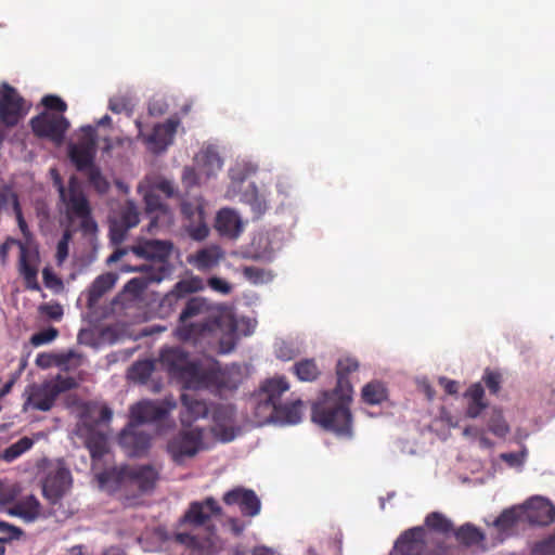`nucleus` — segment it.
<instances>
[{"mask_svg": "<svg viewBox=\"0 0 555 555\" xmlns=\"http://www.w3.org/2000/svg\"><path fill=\"white\" fill-rule=\"evenodd\" d=\"M236 326L231 318L203 297L189 298L179 315L176 337L201 352L218 349L229 353L235 347Z\"/></svg>", "mask_w": 555, "mask_h": 555, "instance_id": "f257e3e1", "label": "nucleus"}, {"mask_svg": "<svg viewBox=\"0 0 555 555\" xmlns=\"http://www.w3.org/2000/svg\"><path fill=\"white\" fill-rule=\"evenodd\" d=\"M351 399V395L337 390L323 392L312 405V421L325 430L350 438L352 436V415L349 408Z\"/></svg>", "mask_w": 555, "mask_h": 555, "instance_id": "f03ea898", "label": "nucleus"}, {"mask_svg": "<svg viewBox=\"0 0 555 555\" xmlns=\"http://www.w3.org/2000/svg\"><path fill=\"white\" fill-rule=\"evenodd\" d=\"M54 177V184L57 186L60 198L65 206V214L69 221L80 220V230L83 235H94L98 232V224L91 216V207L86 197L81 184L75 177L68 181L65 188L55 169L51 170Z\"/></svg>", "mask_w": 555, "mask_h": 555, "instance_id": "7ed1b4c3", "label": "nucleus"}, {"mask_svg": "<svg viewBox=\"0 0 555 555\" xmlns=\"http://www.w3.org/2000/svg\"><path fill=\"white\" fill-rule=\"evenodd\" d=\"M172 248L173 245L169 241L146 240L142 243L131 246L130 251L134 254L137 257L149 260L150 263L142 264V267H145V269H147L149 271H152L157 274L154 278V280L163 281L171 273L169 258ZM128 251L129 249L127 248L117 249L106 259V262H115L119 260L122 256L128 254Z\"/></svg>", "mask_w": 555, "mask_h": 555, "instance_id": "20e7f679", "label": "nucleus"}, {"mask_svg": "<svg viewBox=\"0 0 555 555\" xmlns=\"http://www.w3.org/2000/svg\"><path fill=\"white\" fill-rule=\"evenodd\" d=\"M256 171L257 167L246 162L236 163L231 167L229 170L231 182L227 190V196L247 204L254 212V217L259 219L268 209L267 199L258 192L255 183L250 182L246 186L244 185L246 180Z\"/></svg>", "mask_w": 555, "mask_h": 555, "instance_id": "39448f33", "label": "nucleus"}, {"mask_svg": "<svg viewBox=\"0 0 555 555\" xmlns=\"http://www.w3.org/2000/svg\"><path fill=\"white\" fill-rule=\"evenodd\" d=\"M159 478L158 470L150 465L106 468V490L138 489L141 493L152 491Z\"/></svg>", "mask_w": 555, "mask_h": 555, "instance_id": "423d86ee", "label": "nucleus"}, {"mask_svg": "<svg viewBox=\"0 0 555 555\" xmlns=\"http://www.w3.org/2000/svg\"><path fill=\"white\" fill-rule=\"evenodd\" d=\"M98 133L93 126L80 128L78 140L68 146V156L79 171H88L91 182L96 183L100 171L94 167Z\"/></svg>", "mask_w": 555, "mask_h": 555, "instance_id": "0eeeda50", "label": "nucleus"}, {"mask_svg": "<svg viewBox=\"0 0 555 555\" xmlns=\"http://www.w3.org/2000/svg\"><path fill=\"white\" fill-rule=\"evenodd\" d=\"M91 409L88 405L86 409V413L82 416L83 425L87 427L86 433V447L90 451V455L92 457L93 464L92 469L94 472V480L100 490L104 489V470H101L98 465L104 456V433L100 429H95L94 427H99L100 423L104 421V405L94 406V414L96 417L94 418V424L89 422V413Z\"/></svg>", "mask_w": 555, "mask_h": 555, "instance_id": "6e6552de", "label": "nucleus"}, {"mask_svg": "<svg viewBox=\"0 0 555 555\" xmlns=\"http://www.w3.org/2000/svg\"><path fill=\"white\" fill-rule=\"evenodd\" d=\"M78 385L76 378L72 376L57 375L55 378L47 380L41 385L33 387L28 398V403L33 409L42 412L50 411L56 398L65 391L76 388Z\"/></svg>", "mask_w": 555, "mask_h": 555, "instance_id": "1a4fd4ad", "label": "nucleus"}, {"mask_svg": "<svg viewBox=\"0 0 555 555\" xmlns=\"http://www.w3.org/2000/svg\"><path fill=\"white\" fill-rule=\"evenodd\" d=\"M204 449V429L191 427L177 433L167 443V452L177 465L194 457Z\"/></svg>", "mask_w": 555, "mask_h": 555, "instance_id": "9d476101", "label": "nucleus"}, {"mask_svg": "<svg viewBox=\"0 0 555 555\" xmlns=\"http://www.w3.org/2000/svg\"><path fill=\"white\" fill-rule=\"evenodd\" d=\"M85 299L82 319L94 326L100 334L104 333V273L95 278L93 283L81 293L78 304Z\"/></svg>", "mask_w": 555, "mask_h": 555, "instance_id": "9b49d317", "label": "nucleus"}, {"mask_svg": "<svg viewBox=\"0 0 555 555\" xmlns=\"http://www.w3.org/2000/svg\"><path fill=\"white\" fill-rule=\"evenodd\" d=\"M185 389H210L220 384V375L212 369H205L199 362L191 361L176 378Z\"/></svg>", "mask_w": 555, "mask_h": 555, "instance_id": "f8f14e48", "label": "nucleus"}, {"mask_svg": "<svg viewBox=\"0 0 555 555\" xmlns=\"http://www.w3.org/2000/svg\"><path fill=\"white\" fill-rule=\"evenodd\" d=\"M185 389H210L220 384V375L212 369H205L199 362L191 361L176 378Z\"/></svg>", "mask_w": 555, "mask_h": 555, "instance_id": "ddd939ff", "label": "nucleus"}, {"mask_svg": "<svg viewBox=\"0 0 555 555\" xmlns=\"http://www.w3.org/2000/svg\"><path fill=\"white\" fill-rule=\"evenodd\" d=\"M30 126L37 137L61 143L69 128V122L63 115L43 112L30 119Z\"/></svg>", "mask_w": 555, "mask_h": 555, "instance_id": "4468645a", "label": "nucleus"}, {"mask_svg": "<svg viewBox=\"0 0 555 555\" xmlns=\"http://www.w3.org/2000/svg\"><path fill=\"white\" fill-rule=\"evenodd\" d=\"M138 192L143 196L145 214L150 218L147 230L152 232L159 227L169 225L172 219L170 209L157 193L141 182L138 185Z\"/></svg>", "mask_w": 555, "mask_h": 555, "instance_id": "2eb2a0df", "label": "nucleus"}, {"mask_svg": "<svg viewBox=\"0 0 555 555\" xmlns=\"http://www.w3.org/2000/svg\"><path fill=\"white\" fill-rule=\"evenodd\" d=\"M151 435L135 423H129L119 435V444L131 457L144 456L151 448Z\"/></svg>", "mask_w": 555, "mask_h": 555, "instance_id": "dca6fc26", "label": "nucleus"}, {"mask_svg": "<svg viewBox=\"0 0 555 555\" xmlns=\"http://www.w3.org/2000/svg\"><path fill=\"white\" fill-rule=\"evenodd\" d=\"M204 289V281L198 276H192L179 281L172 291L166 294L160 300V310L169 314L175 311L182 300L190 294L196 293Z\"/></svg>", "mask_w": 555, "mask_h": 555, "instance_id": "f3484780", "label": "nucleus"}, {"mask_svg": "<svg viewBox=\"0 0 555 555\" xmlns=\"http://www.w3.org/2000/svg\"><path fill=\"white\" fill-rule=\"evenodd\" d=\"M223 502L228 506L236 505L243 516L255 517L260 513L261 502L251 489L235 487L223 494Z\"/></svg>", "mask_w": 555, "mask_h": 555, "instance_id": "a211bd4d", "label": "nucleus"}, {"mask_svg": "<svg viewBox=\"0 0 555 555\" xmlns=\"http://www.w3.org/2000/svg\"><path fill=\"white\" fill-rule=\"evenodd\" d=\"M175 540L197 555H215L221 550L219 538L216 535L214 528H208L206 537L178 532Z\"/></svg>", "mask_w": 555, "mask_h": 555, "instance_id": "6ab92c4d", "label": "nucleus"}, {"mask_svg": "<svg viewBox=\"0 0 555 555\" xmlns=\"http://www.w3.org/2000/svg\"><path fill=\"white\" fill-rule=\"evenodd\" d=\"M181 212L186 221L185 228L195 240H204L208 235V227L205 222V212L202 203L196 201H183Z\"/></svg>", "mask_w": 555, "mask_h": 555, "instance_id": "aec40b11", "label": "nucleus"}, {"mask_svg": "<svg viewBox=\"0 0 555 555\" xmlns=\"http://www.w3.org/2000/svg\"><path fill=\"white\" fill-rule=\"evenodd\" d=\"M235 415L234 405L229 403H219L211 409V416L215 423L212 431L223 442H229L235 437L233 427Z\"/></svg>", "mask_w": 555, "mask_h": 555, "instance_id": "412c9836", "label": "nucleus"}, {"mask_svg": "<svg viewBox=\"0 0 555 555\" xmlns=\"http://www.w3.org/2000/svg\"><path fill=\"white\" fill-rule=\"evenodd\" d=\"M70 472L65 467H57L47 475L42 485V492L50 503L56 504L70 488Z\"/></svg>", "mask_w": 555, "mask_h": 555, "instance_id": "4be33fe9", "label": "nucleus"}, {"mask_svg": "<svg viewBox=\"0 0 555 555\" xmlns=\"http://www.w3.org/2000/svg\"><path fill=\"white\" fill-rule=\"evenodd\" d=\"M24 100L17 91L8 83L2 85L0 96V118L7 126H15L22 115Z\"/></svg>", "mask_w": 555, "mask_h": 555, "instance_id": "5701e85b", "label": "nucleus"}, {"mask_svg": "<svg viewBox=\"0 0 555 555\" xmlns=\"http://www.w3.org/2000/svg\"><path fill=\"white\" fill-rule=\"evenodd\" d=\"M140 221L139 211L133 202L128 201L121 208L120 219L109 221V240L113 245L121 243L127 231Z\"/></svg>", "mask_w": 555, "mask_h": 555, "instance_id": "b1692460", "label": "nucleus"}, {"mask_svg": "<svg viewBox=\"0 0 555 555\" xmlns=\"http://www.w3.org/2000/svg\"><path fill=\"white\" fill-rule=\"evenodd\" d=\"M522 517L532 525L547 526L555 520V506L546 499L535 498L522 508Z\"/></svg>", "mask_w": 555, "mask_h": 555, "instance_id": "393cba45", "label": "nucleus"}, {"mask_svg": "<svg viewBox=\"0 0 555 555\" xmlns=\"http://www.w3.org/2000/svg\"><path fill=\"white\" fill-rule=\"evenodd\" d=\"M221 507L214 498H206L202 502H193L185 512L182 522L198 527L204 526L212 515H220Z\"/></svg>", "mask_w": 555, "mask_h": 555, "instance_id": "a878e982", "label": "nucleus"}, {"mask_svg": "<svg viewBox=\"0 0 555 555\" xmlns=\"http://www.w3.org/2000/svg\"><path fill=\"white\" fill-rule=\"evenodd\" d=\"M167 411L157 402L145 400L138 402L130 409V422L138 426L153 425L164 420Z\"/></svg>", "mask_w": 555, "mask_h": 555, "instance_id": "bb28decb", "label": "nucleus"}, {"mask_svg": "<svg viewBox=\"0 0 555 555\" xmlns=\"http://www.w3.org/2000/svg\"><path fill=\"white\" fill-rule=\"evenodd\" d=\"M190 362V357L181 347H168L159 353V364L173 379L181 373Z\"/></svg>", "mask_w": 555, "mask_h": 555, "instance_id": "cd10ccee", "label": "nucleus"}, {"mask_svg": "<svg viewBox=\"0 0 555 555\" xmlns=\"http://www.w3.org/2000/svg\"><path fill=\"white\" fill-rule=\"evenodd\" d=\"M425 530L423 527H413L402 532L395 543V550L401 555H421L425 545Z\"/></svg>", "mask_w": 555, "mask_h": 555, "instance_id": "c85d7f7f", "label": "nucleus"}, {"mask_svg": "<svg viewBox=\"0 0 555 555\" xmlns=\"http://www.w3.org/2000/svg\"><path fill=\"white\" fill-rule=\"evenodd\" d=\"M289 384L285 377L268 379L261 387L263 399L258 405L259 410L266 409L269 412L281 403V397L288 391Z\"/></svg>", "mask_w": 555, "mask_h": 555, "instance_id": "c756f323", "label": "nucleus"}, {"mask_svg": "<svg viewBox=\"0 0 555 555\" xmlns=\"http://www.w3.org/2000/svg\"><path fill=\"white\" fill-rule=\"evenodd\" d=\"M181 403L183 410L180 420L183 426H191L196 420L206 417L210 411L207 403L197 399L194 395L183 393Z\"/></svg>", "mask_w": 555, "mask_h": 555, "instance_id": "7c9ffc66", "label": "nucleus"}, {"mask_svg": "<svg viewBox=\"0 0 555 555\" xmlns=\"http://www.w3.org/2000/svg\"><path fill=\"white\" fill-rule=\"evenodd\" d=\"M7 513L22 518L25 522H33L40 516L41 505L35 495H28L7 508Z\"/></svg>", "mask_w": 555, "mask_h": 555, "instance_id": "2f4dec72", "label": "nucleus"}, {"mask_svg": "<svg viewBox=\"0 0 555 555\" xmlns=\"http://www.w3.org/2000/svg\"><path fill=\"white\" fill-rule=\"evenodd\" d=\"M12 242L17 243L20 246L18 271L25 280L26 287L33 291H38L40 288L37 281L38 269L30 260V253L28 248L21 242Z\"/></svg>", "mask_w": 555, "mask_h": 555, "instance_id": "473e14b6", "label": "nucleus"}, {"mask_svg": "<svg viewBox=\"0 0 555 555\" xmlns=\"http://www.w3.org/2000/svg\"><path fill=\"white\" fill-rule=\"evenodd\" d=\"M301 401L280 403L269 412V420L280 424H297L301 420Z\"/></svg>", "mask_w": 555, "mask_h": 555, "instance_id": "72a5a7b5", "label": "nucleus"}, {"mask_svg": "<svg viewBox=\"0 0 555 555\" xmlns=\"http://www.w3.org/2000/svg\"><path fill=\"white\" fill-rule=\"evenodd\" d=\"M129 271H138L140 276H135L127 282L124 286V293L131 295L133 298L139 297L152 283H159L160 281L154 280L156 273L149 271L145 267L138 266L131 267Z\"/></svg>", "mask_w": 555, "mask_h": 555, "instance_id": "f704fd0d", "label": "nucleus"}, {"mask_svg": "<svg viewBox=\"0 0 555 555\" xmlns=\"http://www.w3.org/2000/svg\"><path fill=\"white\" fill-rule=\"evenodd\" d=\"M217 230L224 235L236 237L243 230L240 216L230 208L221 209L216 218Z\"/></svg>", "mask_w": 555, "mask_h": 555, "instance_id": "c9c22d12", "label": "nucleus"}, {"mask_svg": "<svg viewBox=\"0 0 555 555\" xmlns=\"http://www.w3.org/2000/svg\"><path fill=\"white\" fill-rule=\"evenodd\" d=\"M522 507H511L504 509L492 522V526L499 532L500 541H503L504 535L508 534L519 521H522Z\"/></svg>", "mask_w": 555, "mask_h": 555, "instance_id": "e433bc0d", "label": "nucleus"}, {"mask_svg": "<svg viewBox=\"0 0 555 555\" xmlns=\"http://www.w3.org/2000/svg\"><path fill=\"white\" fill-rule=\"evenodd\" d=\"M464 397L468 400L466 416L469 418L478 417L488 406L485 400V389L480 383L470 385L465 391Z\"/></svg>", "mask_w": 555, "mask_h": 555, "instance_id": "4c0bfd02", "label": "nucleus"}, {"mask_svg": "<svg viewBox=\"0 0 555 555\" xmlns=\"http://www.w3.org/2000/svg\"><path fill=\"white\" fill-rule=\"evenodd\" d=\"M359 367V363L353 358H344L338 360L336 365L337 385L333 390H337L352 396V386L348 375Z\"/></svg>", "mask_w": 555, "mask_h": 555, "instance_id": "58836bf2", "label": "nucleus"}, {"mask_svg": "<svg viewBox=\"0 0 555 555\" xmlns=\"http://www.w3.org/2000/svg\"><path fill=\"white\" fill-rule=\"evenodd\" d=\"M454 537L461 544L466 546L479 545L486 539L485 533L470 522H466L459 527L454 531Z\"/></svg>", "mask_w": 555, "mask_h": 555, "instance_id": "ea45409f", "label": "nucleus"}, {"mask_svg": "<svg viewBox=\"0 0 555 555\" xmlns=\"http://www.w3.org/2000/svg\"><path fill=\"white\" fill-rule=\"evenodd\" d=\"M177 126L178 122L170 119L162 125H157L150 137V142L163 150L166 149L172 142Z\"/></svg>", "mask_w": 555, "mask_h": 555, "instance_id": "a19ab883", "label": "nucleus"}, {"mask_svg": "<svg viewBox=\"0 0 555 555\" xmlns=\"http://www.w3.org/2000/svg\"><path fill=\"white\" fill-rule=\"evenodd\" d=\"M293 372L301 382H313L321 374L313 359H304L296 362L293 366Z\"/></svg>", "mask_w": 555, "mask_h": 555, "instance_id": "79ce46f5", "label": "nucleus"}, {"mask_svg": "<svg viewBox=\"0 0 555 555\" xmlns=\"http://www.w3.org/2000/svg\"><path fill=\"white\" fill-rule=\"evenodd\" d=\"M362 399L365 403L379 404L387 399V389L383 383L374 380L362 388Z\"/></svg>", "mask_w": 555, "mask_h": 555, "instance_id": "37998d69", "label": "nucleus"}, {"mask_svg": "<svg viewBox=\"0 0 555 555\" xmlns=\"http://www.w3.org/2000/svg\"><path fill=\"white\" fill-rule=\"evenodd\" d=\"M144 185L152 189L155 192H162L166 195V197H172L175 195V185L173 182L165 177L159 175H149L141 181Z\"/></svg>", "mask_w": 555, "mask_h": 555, "instance_id": "c03bdc74", "label": "nucleus"}, {"mask_svg": "<svg viewBox=\"0 0 555 555\" xmlns=\"http://www.w3.org/2000/svg\"><path fill=\"white\" fill-rule=\"evenodd\" d=\"M425 525L439 533L447 534L453 530V524L443 514L431 512L425 518Z\"/></svg>", "mask_w": 555, "mask_h": 555, "instance_id": "a18cd8bd", "label": "nucleus"}, {"mask_svg": "<svg viewBox=\"0 0 555 555\" xmlns=\"http://www.w3.org/2000/svg\"><path fill=\"white\" fill-rule=\"evenodd\" d=\"M220 254L217 249H201L195 255L194 266L198 270H208L219 263Z\"/></svg>", "mask_w": 555, "mask_h": 555, "instance_id": "49530a36", "label": "nucleus"}, {"mask_svg": "<svg viewBox=\"0 0 555 555\" xmlns=\"http://www.w3.org/2000/svg\"><path fill=\"white\" fill-rule=\"evenodd\" d=\"M154 362L142 360L133 363L129 370V377L139 383H145L154 371Z\"/></svg>", "mask_w": 555, "mask_h": 555, "instance_id": "de8ad7c7", "label": "nucleus"}, {"mask_svg": "<svg viewBox=\"0 0 555 555\" xmlns=\"http://www.w3.org/2000/svg\"><path fill=\"white\" fill-rule=\"evenodd\" d=\"M56 366L64 371L76 370L83 364V356L74 351L67 350L59 352L56 358Z\"/></svg>", "mask_w": 555, "mask_h": 555, "instance_id": "09e8293b", "label": "nucleus"}, {"mask_svg": "<svg viewBox=\"0 0 555 555\" xmlns=\"http://www.w3.org/2000/svg\"><path fill=\"white\" fill-rule=\"evenodd\" d=\"M488 429L494 436L504 438L509 433V426L506 423L502 411L493 409L488 421Z\"/></svg>", "mask_w": 555, "mask_h": 555, "instance_id": "8fccbe9b", "label": "nucleus"}, {"mask_svg": "<svg viewBox=\"0 0 555 555\" xmlns=\"http://www.w3.org/2000/svg\"><path fill=\"white\" fill-rule=\"evenodd\" d=\"M203 171L207 177L214 176L217 171L221 170L223 162L217 152L208 149L202 155Z\"/></svg>", "mask_w": 555, "mask_h": 555, "instance_id": "3c124183", "label": "nucleus"}, {"mask_svg": "<svg viewBox=\"0 0 555 555\" xmlns=\"http://www.w3.org/2000/svg\"><path fill=\"white\" fill-rule=\"evenodd\" d=\"M108 107L116 114H124L130 117L134 108V102L133 99L128 95L113 96L109 99Z\"/></svg>", "mask_w": 555, "mask_h": 555, "instance_id": "603ef678", "label": "nucleus"}, {"mask_svg": "<svg viewBox=\"0 0 555 555\" xmlns=\"http://www.w3.org/2000/svg\"><path fill=\"white\" fill-rule=\"evenodd\" d=\"M0 545L21 540L25 535V532L20 527L11 525L7 521H0Z\"/></svg>", "mask_w": 555, "mask_h": 555, "instance_id": "864d4df0", "label": "nucleus"}, {"mask_svg": "<svg viewBox=\"0 0 555 555\" xmlns=\"http://www.w3.org/2000/svg\"><path fill=\"white\" fill-rule=\"evenodd\" d=\"M41 104L48 109L57 113L56 115H63L67 109V104L60 96L54 94L44 95L41 100Z\"/></svg>", "mask_w": 555, "mask_h": 555, "instance_id": "5fc2aeb1", "label": "nucleus"}, {"mask_svg": "<svg viewBox=\"0 0 555 555\" xmlns=\"http://www.w3.org/2000/svg\"><path fill=\"white\" fill-rule=\"evenodd\" d=\"M57 335H59V331L55 327L50 326L46 330L35 333L30 338V343L34 346L38 347V346L51 343L52 340H54L57 337Z\"/></svg>", "mask_w": 555, "mask_h": 555, "instance_id": "6e6d98bb", "label": "nucleus"}, {"mask_svg": "<svg viewBox=\"0 0 555 555\" xmlns=\"http://www.w3.org/2000/svg\"><path fill=\"white\" fill-rule=\"evenodd\" d=\"M530 555H555V537L551 535L535 543Z\"/></svg>", "mask_w": 555, "mask_h": 555, "instance_id": "4d7b16f0", "label": "nucleus"}, {"mask_svg": "<svg viewBox=\"0 0 555 555\" xmlns=\"http://www.w3.org/2000/svg\"><path fill=\"white\" fill-rule=\"evenodd\" d=\"M482 380L491 393L496 395L500 391L502 375L499 372L486 370Z\"/></svg>", "mask_w": 555, "mask_h": 555, "instance_id": "13d9d810", "label": "nucleus"}, {"mask_svg": "<svg viewBox=\"0 0 555 555\" xmlns=\"http://www.w3.org/2000/svg\"><path fill=\"white\" fill-rule=\"evenodd\" d=\"M104 336L103 334H100L98 330L94 326L89 325L88 328H82L78 333V341L82 345L88 346H95L96 345V337L101 338Z\"/></svg>", "mask_w": 555, "mask_h": 555, "instance_id": "bf43d9fd", "label": "nucleus"}, {"mask_svg": "<svg viewBox=\"0 0 555 555\" xmlns=\"http://www.w3.org/2000/svg\"><path fill=\"white\" fill-rule=\"evenodd\" d=\"M207 284L211 289L223 295L229 294L232 289L231 285L227 281L217 276L209 278Z\"/></svg>", "mask_w": 555, "mask_h": 555, "instance_id": "052dcab7", "label": "nucleus"}, {"mask_svg": "<svg viewBox=\"0 0 555 555\" xmlns=\"http://www.w3.org/2000/svg\"><path fill=\"white\" fill-rule=\"evenodd\" d=\"M243 274L250 282L259 283V282L263 281L266 272H264L263 269H260V268H257V267H253V266H248V267H244L243 268Z\"/></svg>", "mask_w": 555, "mask_h": 555, "instance_id": "680f3d73", "label": "nucleus"}, {"mask_svg": "<svg viewBox=\"0 0 555 555\" xmlns=\"http://www.w3.org/2000/svg\"><path fill=\"white\" fill-rule=\"evenodd\" d=\"M70 240L69 231H65L62 238L57 243L56 247V257L60 262H62L68 255V242Z\"/></svg>", "mask_w": 555, "mask_h": 555, "instance_id": "e2e57ef3", "label": "nucleus"}, {"mask_svg": "<svg viewBox=\"0 0 555 555\" xmlns=\"http://www.w3.org/2000/svg\"><path fill=\"white\" fill-rule=\"evenodd\" d=\"M43 283L48 288H55L62 286V281L56 274L50 269L44 268L42 271Z\"/></svg>", "mask_w": 555, "mask_h": 555, "instance_id": "0e129e2a", "label": "nucleus"}, {"mask_svg": "<svg viewBox=\"0 0 555 555\" xmlns=\"http://www.w3.org/2000/svg\"><path fill=\"white\" fill-rule=\"evenodd\" d=\"M40 311L48 315L50 319H53V320H60L63 315V308L61 305L59 304H54V305H42L40 307Z\"/></svg>", "mask_w": 555, "mask_h": 555, "instance_id": "69168bd1", "label": "nucleus"}, {"mask_svg": "<svg viewBox=\"0 0 555 555\" xmlns=\"http://www.w3.org/2000/svg\"><path fill=\"white\" fill-rule=\"evenodd\" d=\"M57 353H40L36 358V364L39 367L47 369L52 365L56 366Z\"/></svg>", "mask_w": 555, "mask_h": 555, "instance_id": "338daca9", "label": "nucleus"}, {"mask_svg": "<svg viewBox=\"0 0 555 555\" xmlns=\"http://www.w3.org/2000/svg\"><path fill=\"white\" fill-rule=\"evenodd\" d=\"M501 460L507 463L509 466H518L524 463L525 454L524 453H502L500 455Z\"/></svg>", "mask_w": 555, "mask_h": 555, "instance_id": "774afa93", "label": "nucleus"}]
</instances>
